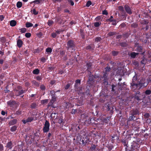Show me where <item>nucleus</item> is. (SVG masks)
<instances>
[{"label": "nucleus", "mask_w": 151, "mask_h": 151, "mask_svg": "<svg viewBox=\"0 0 151 151\" xmlns=\"http://www.w3.org/2000/svg\"><path fill=\"white\" fill-rule=\"evenodd\" d=\"M67 46L66 48L69 52H73L74 51L76 46L75 44L74 41L72 40H70L67 42Z\"/></svg>", "instance_id": "f257e3e1"}, {"label": "nucleus", "mask_w": 151, "mask_h": 151, "mask_svg": "<svg viewBox=\"0 0 151 151\" xmlns=\"http://www.w3.org/2000/svg\"><path fill=\"white\" fill-rule=\"evenodd\" d=\"M60 90H58L56 91H55L54 90H52L50 91V94L52 98L50 100V102L53 104V103L56 101L58 96L56 94V93L58 92H60Z\"/></svg>", "instance_id": "f03ea898"}, {"label": "nucleus", "mask_w": 151, "mask_h": 151, "mask_svg": "<svg viewBox=\"0 0 151 151\" xmlns=\"http://www.w3.org/2000/svg\"><path fill=\"white\" fill-rule=\"evenodd\" d=\"M76 140L81 145L83 146L85 145L87 143H89L90 141L89 139L86 138V137L82 138L80 136L77 137Z\"/></svg>", "instance_id": "7ed1b4c3"}, {"label": "nucleus", "mask_w": 151, "mask_h": 151, "mask_svg": "<svg viewBox=\"0 0 151 151\" xmlns=\"http://www.w3.org/2000/svg\"><path fill=\"white\" fill-rule=\"evenodd\" d=\"M138 83L139 86V88H138V89L139 90L142 87H146L148 84V82L145 78H142Z\"/></svg>", "instance_id": "20e7f679"}, {"label": "nucleus", "mask_w": 151, "mask_h": 151, "mask_svg": "<svg viewBox=\"0 0 151 151\" xmlns=\"http://www.w3.org/2000/svg\"><path fill=\"white\" fill-rule=\"evenodd\" d=\"M139 111L137 109L132 110L131 111L129 119L130 120H133L135 117V116L138 114Z\"/></svg>", "instance_id": "39448f33"}, {"label": "nucleus", "mask_w": 151, "mask_h": 151, "mask_svg": "<svg viewBox=\"0 0 151 151\" xmlns=\"http://www.w3.org/2000/svg\"><path fill=\"white\" fill-rule=\"evenodd\" d=\"M50 124L49 122L46 120L42 129L44 133H47L48 132L50 129Z\"/></svg>", "instance_id": "423d86ee"}, {"label": "nucleus", "mask_w": 151, "mask_h": 151, "mask_svg": "<svg viewBox=\"0 0 151 151\" xmlns=\"http://www.w3.org/2000/svg\"><path fill=\"white\" fill-rule=\"evenodd\" d=\"M55 20L59 24H63L66 22V20L65 19L64 17L63 16L62 17H56Z\"/></svg>", "instance_id": "0eeeda50"}, {"label": "nucleus", "mask_w": 151, "mask_h": 151, "mask_svg": "<svg viewBox=\"0 0 151 151\" xmlns=\"http://www.w3.org/2000/svg\"><path fill=\"white\" fill-rule=\"evenodd\" d=\"M95 78V77L93 75H91V74L88 76V80L87 81L88 84L89 85V86L93 85V83L94 82V79Z\"/></svg>", "instance_id": "6e6552de"}, {"label": "nucleus", "mask_w": 151, "mask_h": 151, "mask_svg": "<svg viewBox=\"0 0 151 151\" xmlns=\"http://www.w3.org/2000/svg\"><path fill=\"white\" fill-rule=\"evenodd\" d=\"M143 95H141L140 92L139 91H137L134 94V99L137 101H140L142 100L143 97L142 96H143Z\"/></svg>", "instance_id": "1a4fd4ad"}, {"label": "nucleus", "mask_w": 151, "mask_h": 151, "mask_svg": "<svg viewBox=\"0 0 151 151\" xmlns=\"http://www.w3.org/2000/svg\"><path fill=\"white\" fill-rule=\"evenodd\" d=\"M81 83V81L80 79H77L75 81V83L74 85L75 90L76 91H80V88L79 86Z\"/></svg>", "instance_id": "9d476101"}, {"label": "nucleus", "mask_w": 151, "mask_h": 151, "mask_svg": "<svg viewBox=\"0 0 151 151\" xmlns=\"http://www.w3.org/2000/svg\"><path fill=\"white\" fill-rule=\"evenodd\" d=\"M8 105L12 107H16L17 106V103L15 101L10 100L7 102Z\"/></svg>", "instance_id": "9b49d317"}, {"label": "nucleus", "mask_w": 151, "mask_h": 151, "mask_svg": "<svg viewBox=\"0 0 151 151\" xmlns=\"http://www.w3.org/2000/svg\"><path fill=\"white\" fill-rule=\"evenodd\" d=\"M139 86L138 83H130V87L132 90L135 91L138 88Z\"/></svg>", "instance_id": "f8f14e48"}, {"label": "nucleus", "mask_w": 151, "mask_h": 151, "mask_svg": "<svg viewBox=\"0 0 151 151\" xmlns=\"http://www.w3.org/2000/svg\"><path fill=\"white\" fill-rule=\"evenodd\" d=\"M35 119H34V117L32 116L28 117L26 120H23L22 121L23 124H25L26 123L28 122H31L33 120H35Z\"/></svg>", "instance_id": "ddd939ff"}, {"label": "nucleus", "mask_w": 151, "mask_h": 151, "mask_svg": "<svg viewBox=\"0 0 151 151\" xmlns=\"http://www.w3.org/2000/svg\"><path fill=\"white\" fill-rule=\"evenodd\" d=\"M125 10L126 12L129 14H132V10L130 7L128 5H125L124 6Z\"/></svg>", "instance_id": "4468645a"}, {"label": "nucleus", "mask_w": 151, "mask_h": 151, "mask_svg": "<svg viewBox=\"0 0 151 151\" xmlns=\"http://www.w3.org/2000/svg\"><path fill=\"white\" fill-rule=\"evenodd\" d=\"M111 139H112L111 142L112 143H114L115 142V140H118L119 139V137L117 136V134H114L110 136Z\"/></svg>", "instance_id": "2eb2a0df"}, {"label": "nucleus", "mask_w": 151, "mask_h": 151, "mask_svg": "<svg viewBox=\"0 0 151 151\" xmlns=\"http://www.w3.org/2000/svg\"><path fill=\"white\" fill-rule=\"evenodd\" d=\"M105 106L108 111H112L114 109V108L112 106H111V105L109 103L106 104L105 105Z\"/></svg>", "instance_id": "dca6fc26"}, {"label": "nucleus", "mask_w": 151, "mask_h": 151, "mask_svg": "<svg viewBox=\"0 0 151 151\" xmlns=\"http://www.w3.org/2000/svg\"><path fill=\"white\" fill-rule=\"evenodd\" d=\"M88 116V114L86 113L81 114V117L80 118V119L83 122V121L85 120Z\"/></svg>", "instance_id": "f3484780"}, {"label": "nucleus", "mask_w": 151, "mask_h": 151, "mask_svg": "<svg viewBox=\"0 0 151 151\" xmlns=\"http://www.w3.org/2000/svg\"><path fill=\"white\" fill-rule=\"evenodd\" d=\"M83 122L85 124L88 125L91 123V119L89 116H88L85 120L83 121Z\"/></svg>", "instance_id": "a211bd4d"}, {"label": "nucleus", "mask_w": 151, "mask_h": 151, "mask_svg": "<svg viewBox=\"0 0 151 151\" xmlns=\"http://www.w3.org/2000/svg\"><path fill=\"white\" fill-rule=\"evenodd\" d=\"M25 90H16L15 93V95L16 96H19L20 95L23 94L25 92Z\"/></svg>", "instance_id": "6ab92c4d"}, {"label": "nucleus", "mask_w": 151, "mask_h": 151, "mask_svg": "<svg viewBox=\"0 0 151 151\" xmlns=\"http://www.w3.org/2000/svg\"><path fill=\"white\" fill-rule=\"evenodd\" d=\"M131 147L132 148L135 150V149H137L139 147V146L136 142H134L131 145Z\"/></svg>", "instance_id": "aec40b11"}, {"label": "nucleus", "mask_w": 151, "mask_h": 151, "mask_svg": "<svg viewBox=\"0 0 151 151\" xmlns=\"http://www.w3.org/2000/svg\"><path fill=\"white\" fill-rule=\"evenodd\" d=\"M94 45L93 44H91L90 45L87 46L86 49L87 50H94Z\"/></svg>", "instance_id": "412c9836"}, {"label": "nucleus", "mask_w": 151, "mask_h": 151, "mask_svg": "<svg viewBox=\"0 0 151 151\" xmlns=\"http://www.w3.org/2000/svg\"><path fill=\"white\" fill-rule=\"evenodd\" d=\"M23 42L21 39H18L17 41V45L19 48H20L22 46Z\"/></svg>", "instance_id": "4be33fe9"}, {"label": "nucleus", "mask_w": 151, "mask_h": 151, "mask_svg": "<svg viewBox=\"0 0 151 151\" xmlns=\"http://www.w3.org/2000/svg\"><path fill=\"white\" fill-rule=\"evenodd\" d=\"M79 135H82L83 136H85L86 134V130L83 129L78 132Z\"/></svg>", "instance_id": "5701e85b"}, {"label": "nucleus", "mask_w": 151, "mask_h": 151, "mask_svg": "<svg viewBox=\"0 0 151 151\" xmlns=\"http://www.w3.org/2000/svg\"><path fill=\"white\" fill-rule=\"evenodd\" d=\"M110 119V117H108L106 118L103 117L101 120L103 122L107 124L108 122L109 121Z\"/></svg>", "instance_id": "b1692460"}, {"label": "nucleus", "mask_w": 151, "mask_h": 151, "mask_svg": "<svg viewBox=\"0 0 151 151\" xmlns=\"http://www.w3.org/2000/svg\"><path fill=\"white\" fill-rule=\"evenodd\" d=\"M17 119H13L11 120L9 122V124L10 125H13L16 124L17 122Z\"/></svg>", "instance_id": "393cba45"}, {"label": "nucleus", "mask_w": 151, "mask_h": 151, "mask_svg": "<svg viewBox=\"0 0 151 151\" xmlns=\"http://www.w3.org/2000/svg\"><path fill=\"white\" fill-rule=\"evenodd\" d=\"M13 147L12 143L11 141H10L8 142L6 145V147L7 148H9V149L12 148Z\"/></svg>", "instance_id": "a878e982"}, {"label": "nucleus", "mask_w": 151, "mask_h": 151, "mask_svg": "<svg viewBox=\"0 0 151 151\" xmlns=\"http://www.w3.org/2000/svg\"><path fill=\"white\" fill-rule=\"evenodd\" d=\"M0 41L1 42L2 44H4L6 41V39L4 37H1L0 38Z\"/></svg>", "instance_id": "bb28decb"}, {"label": "nucleus", "mask_w": 151, "mask_h": 151, "mask_svg": "<svg viewBox=\"0 0 151 151\" xmlns=\"http://www.w3.org/2000/svg\"><path fill=\"white\" fill-rule=\"evenodd\" d=\"M37 105L36 103H32L30 106V107L32 109H36L37 108Z\"/></svg>", "instance_id": "cd10ccee"}, {"label": "nucleus", "mask_w": 151, "mask_h": 151, "mask_svg": "<svg viewBox=\"0 0 151 151\" xmlns=\"http://www.w3.org/2000/svg\"><path fill=\"white\" fill-rule=\"evenodd\" d=\"M17 23L16 21L14 20H12L10 22V24L12 27H14L16 26Z\"/></svg>", "instance_id": "c85d7f7f"}, {"label": "nucleus", "mask_w": 151, "mask_h": 151, "mask_svg": "<svg viewBox=\"0 0 151 151\" xmlns=\"http://www.w3.org/2000/svg\"><path fill=\"white\" fill-rule=\"evenodd\" d=\"M111 91L114 92H115L116 89H117V87H116V85L115 84H112L111 85Z\"/></svg>", "instance_id": "c756f323"}, {"label": "nucleus", "mask_w": 151, "mask_h": 151, "mask_svg": "<svg viewBox=\"0 0 151 151\" xmlns=\"http://www.w3.org/2000/svg\"><path fill=\"white\" fill-rule=\"evenodd\" d=\"M81 35L83 39H84L85 37L84 32L83 30L81 29L80 30Z\"/></svg>", "instance_id": "7c9ffc66"}, {"label": "nucleus", "mask_w": 151, "mask_h": 151, "mask_svg": "<svg viewBox=\"0 0 151 151\" xmlns=\"http://www.w3.org/2000/svg\"><path fill=\"white\" fill-rule=\"evenodd\" d=\"M120 45L122 47H127L128 46V44L126 42H123L119 43Z\"/></svg>", "instance_id": "2f4dec72"}, {"label": "nucleus", "mask_w": 151, "mask_h": 151, "mask_svg": "<svg viewBox=\"0 0 151 151\" xmlns=\"http://www.w3.org/2000/svg\"><path fill=\"white\" fill-rule=\"evenodd\" d=\"M40 72V70L38 68H36L32 71V73L34 74L37 75Z\"/></svg>", "instance_id": "473e14b6"}, {"label": "nucleus", "mask_w": 151, "mask_h": 151, "mask_svg": "<svg viewBox=\"0 0 151 151\" xmlns=\"http://www.w3.org/2000/svg\"><path fill=\"white\" fill-rule=\"evenodd\" d=\"M26 27L27 28L32 27L33 26V24L29 22H27L25 24Z\"/></svg>", "instance_id": "72a5a7b5"}, {"label": "nucleus", "mask_w": 151, "mask_h": 151, "mask_svg": "<svg viewBox=\"0 0 151 151\" xmlns=\"http://www.w3.org/2000/svg\"><path fill=\"white\" fill-rule=\"evenodd\" d=\"M138 54V53L132 52L130 54V56L132 58H134Z\"/></svg>", "instance_id": "f704fd0d"}, {"label": "nucleus", "mask_w": 151, "mask_h": 151, "mask_svg": "<svg viewBox=\"0 0 151 151\" xmlns=\"http://www.w3.org/2000/svg\"><path fill=\"white\" fill-rule=\"evenodd\" d=\"M108 74L109 73H104L103 76L101 77V79H108Z\"/></svg>", "instance_id": "c9c22d12"}, {"label": "nucleus", "mask_w": 151, "mask_h": 151, "mask_svg": "<svg viewBox=\"0 0 151 151\" xmlns=\"http://www.w3.org/2000/svg\"><path fill=\"white\" fill-rule=\"evenodd\" d=\"M94 26L95 27H98L101 24V22H96L94 23Z\"/></svg>", "instance_id": "e433bc0d"}, {"label": "nucleus", "mask_w": 151, "mask_h": 151, "mask_svg": "<svg viewBox=\"0 0 151 151\" xmlns=\"http://www.w3.org/2000/svg\"><path fill=\"white\" fill-rule=\"evenodd\" d=\"M111 70V68L110 67L107 66L105 68V71L104 73H108V72H110Z\"/></svg>", "instance_id": "4c0bfd02"}, {"label": "nucleus", "mask_w": 151, "mask_h": 151, "mask_svg": "<svg viewBox=\"0 0 151 151\" xmlns=\"http://www.w3.org/2000/svg\"><path fill=\"white\" fill-rule=\"evenodd\" d=\"M119 89L121 90H122L123 86L122 83H118Z\"/></svg>", "instance_id": "58836bf2"}, {"label": "nucleus", "mask_w": 151, "mask_h": 151, "mask_svg": "<svg viewBox=\"0 0 151 151\" xmlns=\"http://www.w3.org/2000/svg\"><path fill=\"white\" fill-rule=\"evenodd\" d=\"M17 127L16 126H14L11 127V129H10V131L11 132H14L17 129Z\"/></svg>", "instance_id": "ea45409f"}, {"label": "nucleus", "mask_w": 151, "mask_h": 151, "mask_svg": "<svg viewBox=\"0 0 151 151\" xmlns=\"http://www.w3.org/2000/svg\"><path fill=\"white\" fill-rule=\"evenodd\" d=\"M22 6V3L20 1H18L17 3V6L18 8H21Z\"/></svg>", "instance_id": "a19ab883"}, {"label": "nucleus", "mask_w": 151, "mask_h": 151, "mask_svg": "<svg viewBox=\"0 0 151 151\" xmlns=\"http://www.w3.org/2000/svg\"><path fill=\"white\" fill-rule=\"evenodd\" d=\"M102 40V39L101 37H96L95 39V41L96 42H100V41Z\"/></svg>", "instance_id": "79ce46f5"}, {"label": "nucleus", "mask_w": 151, "mask_h": 151, "mask_svg": "<svg viewBox=\"0 0 151 151\" xmlns=\"http://www.w3.org/2000/svg\"><path fill=\"white\" fill-rule=\"evenodd\" d=\"M52 51V49L51 47H48L46 49V51L47 53H50Z\"/></svg>", "instance_id": "37998d69"}, {"label": "nucleus", "mask_w": 151, "mask_h": 151, "mask_svg": "<svg viewBox=\"0 0 151 151\" xmlns=\"http://www.w3.org/2000/svg\"><path fill=\"white\" fill-rule=\"evenodd\" d=\"M31 12L35 15H36L38 13V12L36 11L35 9H34L32 10H31Z\"/></svg>", "instance_id": "c03bdc74"}, {"label": "nucleus", "mask_w": 151, "mask_h": 151, "mask_svg": "<svg viewBox=\"0 0 151 151\" xmlns=\"http://www.w3.org/2000/svg\"><path fill=\"white\" fill-rule=\"evenodd\" d=\"M129 36V34L128 32L124 33L122 35V36L125 39L127 38Z\"/></svg>", "instance_id": "a18cd8bd"}, {"label": "nucleus", "mask_w": 151, "mask_h": 151, "mask_svg": "<svg viewBox=\"0 0 151 151\" xmlns=\"http://www.w3.org/2000/svg\"><path fill=\"white\" fill-rule=\"evenodd\" d=\"M116 32H110L108 34L109 36H112L116 34Z\"/></svg>", "instance_id": "49530a36"}, {"label": "nucleus", "mask_w": 151, "mask_h": 151, "mask_svg": "<svg viewBox=\"0 0 151 151\" xmlns=\"http://www.w3.org/2000/svg\"><path fill=\"white\" fill-rule=\"evenodd\" d=\"M90 90L88 89H87L86 91L84 93L85 95H86L87 96H90Z\"/></svg>", "instance_id": "de8ad7c7"}, {"label": "nucleus", "mask_w": 151, "mask_h": 151, "mask_svg": "<svg viewBox=\"0 0 151 151\" xmlns=\"http://www.w3.org/2000/svg\"><path fill=\"white\" fill-rule=\"evenodd\" d=\"M112 55L114 56H116L119 53V52L117 51H112L111 52Z\"/></svg>", "instance_id": "09e8293b"}, {"label": "nucleus", "mask_w": 151, "mask_h": 151, "mask_svg": "<svg viewBox=\"0 0 151 151\" xmlns=\"http://www.w3.org/2000/svg\"><path fill=\"white\" fill-rule=\"evenodd\" d=\"M146 95H150L151 94V91L150 90H147L145 92Z\"/></svg>", "instance_id": "8fccbe9b"}, {"label": "nucleus", "mask_w": 151, "mask_h": 151, "mask_svg": "<svg viewBox=\"0 0 151 151\" xmlns=\"http://www.w3.org/2000/svg\"><path fill=\"white\" fill-rule=\"evenodd\" d=\"M42 0H35L32 2V3L36 4H40Z\"/></svg>", "instance_id": "3c124183"}, {"label": "nucleus", "mask_w": 151, "mask_h": 151, "mask_svg": "<svg viewBox=\"0 0 151 151\" xmlns=\"http://www.w3.org/2000/svg\"><path fill=\"white\" fill-rule=\"evenodd\" d=\"M103 82V83L106 85H107L108 84V79H101Z\"/></svg>", "instance_id": "603ef678"}, {"label": "nucleus", "mask_w": 151, "mask_h": 151, "mask_svg": "<svg viewBox=\"0 0 151 151\" xmlns=\"http://www.w3.org/2000/svg\"><path fill=\"white\" fill-rule=\"evenodd\" d=\"M32 83L33 84L37 87H38L40 85L39 83L35 80L32 81Z\"/></svg>", "instance_id": "864d4df0"}, {"label": "nucleus", "mask_w": 151, "mask_h": 151, "mask_svg": "<svg viewBox=\"0 0 151 151\" xmlns=\"http://www.w3.org/2000/svg\"><path fill=\"white\" fill-rule=\"evenodd\" d=\"M131 27L134 28H137L138 27V24L136 23H134L131 24Z\"/></svg>", "instance_id": "5fc2aeb1"}, {"label": "nucleus", "mask_w": 151, "mask_h": 151, "mask_svg": "<svg viewBox=\"0 0 151 151\" xmlns=\"http://www.w3.org/2000/svg\"><path fill=\"white\" fill-rule=\"evenodd\" d=\"M96 145H92L90 147L91 150H95L96 149Z\"/></svg>", "instance_id": "6e6d98bb"}, {"label": "nucleus", "mask_w": 151, "mask_h": 151, "mask_svg": "<svg viewBox=\"0 0 151 151\" xmlns=\"http://www.w3.org/2000/svg\"><path fill=\"white\" fill-rule=\"evenodd\" d=\"M63 122V118L61 117H60L58 119V123L60 124L62 123Z\"/></svg>", "instance_id": "4d7b16f0"}, {"label": "nucleus", "mask_w": 151, "mask_h": 151, "mask_svg": "<svg viewBox=\"0 0 151 151\" xmlns=\"http://www.w3.org/2000/svg\"><path fill=\"white\" fill-rule=\"evenodd\" d=\"M54 22L52 20H49L48 22V25L49 26H51L53 23Z\"/></svg>", "instance_id": "13d9d810"}, {"label": "nucleus", "mask_w": 151, "mask_h": 151, "mask_svg": "<svg viewBox=\"0 0 151 151\" xmlns=\"http://www.w3.org/2000/svg\"><path fill=\"white\" fill-rule=\"evenodd\" d=\"M92 65V64L91 63H87L86 66L87 67V69L88 70L89 69H90Z\"/></svg>", "instance_id": "bf43d9fd"}, {"label": "nucleus", "mask_w": 151, "mask_h": 151, "mask_svg": "<svg viewBox=\"0 0 151 151\" xmlns=\"http://www.w3.org/2000/svg\"><path fill=\"white\" fill-rule=\"evenodd\" d=\"M48 101V100L47 99H45L42 100L41 101V103L42 104H44L47 103Z\"/></svg>", "instance_id": "052dcab7"}, {"label": "nucleus", "mask_w": 151, "mask_h": 151, "mask_svg": "<svg viewBox=\"0 0 151 151\" xmlns=\"http://www.w3.org/2000/svg\"><path fill=\"white\" fill-rule=\"evenodd\" d=\"M92 4V3L90 1H88L86 3V6L87 7H89Z\"/></svg>", "instance_id": "680f3d73"}, {"label": "nucleus", "mask_w": 151, "mask_h": 151, "mask_svg": "<svg viewBox=\"0 0 151 151\" xmlns=\"http://www.w3.org/2000/svg\"><path fill=\"white\" fill-rule=\"evenodd\" d=\"M31 34L30 33H27L25 34V36L27 38H29L31 36Z\"/></svg>", "instance_id": "e2e57ef3"}, {"label": "nucleus", "mask_w": 151, "mask_h": 151, "mask_svg": "<svg viewBox=\"0 0 151 151\" xmlns=\"http://www.w3.org/2000/svg\"><path fill=\"white\" fill-rule=\"evenodd\" d=\"M20 32L22 33H24L26 31V29L25 28H23L20 29Z\"/></svg>", "instance_id": "0e129e2a"}, {"label": "nucleus", "mask_w": 151, "mask_h": 151, "mask_svg": "<svg viewBox=\"0 0 151 151\" xmlns=\"http://www.w3.org/2000/svg\"><path fill=\"white\" fill-rule=\"evenodd\" d=\"M60 54L61 56H63L65 55V52L63 50H60Z\"/></svg>", "instance_id": "69168bd1"}, {"label": "nucleus", "mask_w": 151, "mask_h": 151, "mask_svg": "<svg viewBox=\"0 0 151 151\" xmlns=\"http://www.w3.org/2000/svg\"><path fill=\"white\" fill-rule=\"evenodd\" d=\"M137 79V77L136 76H134L132 78V83H135V81H136Z\"/></svg>", "instance_id": "338daca9"}, {"label": "nucleus", "mask_w": 151, "mask_h": 151, "mask_svg": "<svg viewBox=\"0 0 151 151\" xmlns=\"http://www.w3.org/2000/svg\"><path fill=\"white\" fill-rule=\"evenodd\" d=\"M134 150L132 148V147L128 149H127V148L126 147L125 148V151H134Z\"/></svg>", "instance_id": "774afa93"}]
</instances>
